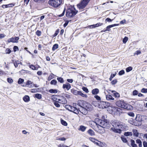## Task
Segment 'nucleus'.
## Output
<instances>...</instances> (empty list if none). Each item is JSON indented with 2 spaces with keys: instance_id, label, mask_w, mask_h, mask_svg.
<instances>
[{
  "instance_id": "20e7f679",
  "label": "nucleus",
  "mask_w": 147,
  "mask_h": 147,
  "mask_svg": "<svg viewBox=\"0 0 147 147\" xmlns=\"http://www.w3.org/2000/svg\"><path fill=\"white\" fill-rule=\"evenodd\" d=\"M95 121L98 122L99 124L98 125L102 126L103 128H109L110 127V124L107 120H103L100 119H95Z\"/></svg>"
},
{
  "instance_id": "f8f14e48",
  "label": "nucleus",
  "mask_w": 147,
  "mask_h": 147,
  "mask_svg": "<svg viewBox=\"0 0 147 147\" xmlns=\"http://www.w3.org/2000/svg\"><path fill=\"white\" fill-rule=\"evenodd\" d=\"M19 39V38L18 37H12L9 38L7 40V42L8 43L12 42L13 43H17L18 40Z\"/></svg>"
},
{
  "instance_id": "6ab92c4d",
  "label": "nucleus",
  "mask_w": 147,
  "mask_h": 147,
  "mask_svg": "<svg viewBox=\"0 0 147 147\" xmlns=\"http://www.w3.org/2000/svg\"><path fill=\"white\" fill-rule=\"evenodd\" d=\"M89 124L90 126L93 129H94L95 125L98 126V125L97 123L93 121H90L89 122Z\"/></svg>"
},
{
  "instance_id": "e2e57ef3",
  "label": "nucleus",
  "mask_w": 147,
  "mask_h": 147,
  "mask_svg": "<svg viewBox=\"0 0 147 147\" xmlns=\"http://www.w3.org/2000/svg\"><path fill=\"white\" fill-rule=\"evenodd\" d=\"M11 50L9 49H7L5 50V53L6 54H10L11 53Z\"/></svg>"
},
{
  "instance_id": "a878e982",
  "label": "nucleus",
  "mask_w": 147,
  "mask_h": 147,
  "mask_svg": "<svg viewBox=\"0 0 147 147\" xmlns=\"http://www.w3.org/2000/svg\"><path fill=\"white\" fill-rule=\"evenodd\" d=\"M106 98L107 100H113L114 98L110 94H108L106 96Z\"/></svg>"
},
{
  "instance_id": "5fc2aeb1",
  "label": "nucleus",
  "mask_w": 147,
  "mask_h": 147,
  "mask_svg": "<svg viewBox=\"0 0 147 147\" xmlns=\"http://www.w3.org/2000/svg\"><path fill=\"white\" fill-rule=\"evenodd\" d=\"M138 94V92L137 90H135L133 92V95L134 96L137 95Z\"/></svg>"
},
{
  "instance_id": "72a5a7b5",
  "label": "nucleus",
  "mask_w": 147,
  "mask_h": 147,
  "mask_svg": "<svg viewBox=\"0 0 147 147\" xmlns=\"http://www.w3.org/2000/svg\"><path fill=\"white\" fill-rule=\"evenodd\" d=\"M133 131L134 136L136 137H138V133L137 130L133 129Z\"/></svg>"
},
{
  "instance_id": "dca6fc26",
  "label": "nucleus",
  "mask_w": 147,
  "mask_h": 147,
  "mask_svg": "<svg viewBox=\"0 0 147 147\" xmlns=\"http://www.w3.org/2000/svg\"><path fill=\"white\" fill-rule=\"evenodd\" d=\"M60 99L59 100L58 102L59 104H65L67 102V101L65 100V98L62 96H61Z\"/></svg>"
},
{
  "instance_id": "de8ad7c7",
  "label": "nucleus",
  "mask_w": 147,
  "mask_h": 147,
  "mask_svg": "<svg viewBox=\"0 0 147 147\" xmlns=\"http://www.w3.org/2000/svg\"><path fill=\"white\" fill-rule=\"evenodd\" d=\"M112 28L111 25H109L107 26L106 28V30L110 32L111 30V28Z\"/></svg>"
},
{
  "instance_id": "69168bd1",
  "label": "nucleus",
  "mask_w": 147,
  "mask_h": 147,
  "mask_svg": "<svg viewBox=\"0 0 147 147\" xmlns=\"http://www.w3.org/2000/svg\"><path fill=\"white\" fill-rule=\"evenodd\" d=\"M128 114L129 115L131 116L132 117H133L134 116V113L132 112H129L128 113Z\"/></svg>"
},
{
  "instance_id": "4d7b16f0",
  "label": "nucleus",
  "mask_w": 147,
  "mask_h": 147,
  "mask_svg": "<svg viewBox=\"0 0 147 147\" xmlns=\"http://www.w3.org/2000/svg\"><path fill=\"white\" fill-rule=\"evenodd\" d=\"M116 74V73L115 74H111V75L110 77L109 78V80L110 81H111L112 80V78L115 76Z\"/></svg>"
},
{
  "instance_id": "4c0bfd02",
  "label": "nucleus",
  "mask_w": 147,
  "mask_h": 147,
  "mask_svg": "<svg viewBox=\"0 0 147 147\" xmlns=\"http://www.w3.org/2000/svg\"><path fill=\"white\" fill-rule=\"evenodd\" d=\"M49 92L51 93H57V90L56 89H50Z\"/></svg>"
},
{
  "instance_id": "680f3d73",
  "label": "nucleus",
  "mask_w": 147,
  "mask_h": 147,
  "mask_svg": "<svg viewBox=\"0 0 147 147\" xmlns=\"http://www.w3.org/2000/svg\"><path fill=\"white\" fill-rule=\"evenodd\" d=\"M134 120H133V119H130L128 121V122L129 123L131 124L132 125H134Z\"/></svg>"
},
{
  "instance_id": "49530a36",
  "label": "nucleus",
  "mask_w": 147,
  "mask_h": 147,
  "mask_svg": "<svg viewBox=\"0 0 147 147\" xmlns=\"http://www.w3.org/2000/svg\"><path fill=\"white\" fill-rule=\"evenodd\" d=\"M82 89L84 91H85L86 93H88L89 92V91L88 89L86 87H82Z\"/></svg>"
},
{
  "instance_id": "f3484780",
  "label": "nucleus",
  "mask_w": 147,
  "mask_h": 147,
  "mask_svg": "<svg viewBox=\"0 0 147 147\" xmlns=\"http://www.w3.org/2000/svg\"><path fill=\"white\" fill-rule=\"evenodd\" d=\"M121 128H115V127H111V130L115 133L120 134L121 131Z\"/></svg>"
},
{
  "instance_id": "c756f323",
  "label": "nucleus",
  "mask_w": 147,
  "mask_h": 147,
  "mask_svg": "<svg viewBox=\"0 0 147 147\" xmlns=\"http://www.w3.org/2000/svg\"><path fill=\"white\" fill-rule=\"evenodd\" d=\"M136 143L139 144V147H142V142L141 140L139 139H137L136 140Z\"/></svg>"
},
{
  "instance_id": "f704fd0d",
  "label": "nucleus",
  "mask_w": 147,
  "mask_h": 147,
  "mask_svg": "<svg viewBox=\"0 0 147 147\" xmlns=\"http://www.w3.org/2000/svg\"><path fill=\"white\" fill-rule=\"evenodd\" d=\"M35 97L37 98L40 99L42 98V95L39 94L37 93L35 94Z\"/></svg>"
},
{
  "instance_id": "9d476101",
  "label": "nucleus",
  "mask_w": 147,
  "mask_h": 147,
  "mask_svg": "<svg viewBox=\"0 0 147 147\" xmlns=\"http://www.w3.org/2000/svg\"><path fill=\"white\" fill-rule=\"evenodd\" d=\"M141 121V118L137 116L136 119L134 120V125L136 126L140 125L142 124Z\"/></svg>"
},
{
  "instance_id": "412c9836",
  "label": "nucleus",
  "mask_w": 147,
  "mask_h": 147,
  "mask_svg": "<svg viewBox=\"0 0 147 147\" xmlns=\"http://www.w3.org/2000/svg\"><path fill=\"white\" fill-rule=\"evenodd\" d=\"M33 82L30 80H28L26 82V85L28 86V87L29 88H32L33 87Z\"/></svg>"
},
{
  "instance_id": "a211bd4d",
  "label": "nucleus",
  "mask_w": 147,
  "mask_h": 147,
  "mask_svg": "<svg viewBox=\"0 0 147 147\" xmlns=\"http://www.w3.org/2000/svg\"><path fill=\"white\" fill-rule=\"evenodd\" d=\"M63 89L66 88L68 90L71 88V86L70 84L69 83H67L66 84H64L63 86Z\"/></svg>"
},
{
  "instance_id": "37998d69",
  "label": "nucleus",
  "mask_w": 147,
  "mask_h": 147,
  "mask_svg": "<svg viewBox=\"0 0 147 147\" xmlns=\"http://www.w3.org/2000/svg\"><path fill=\"white\" fill-rule=\"evenodd\" d=\"M57 83V81L55 80H52L50 82V84L51 85H56Z\"/></svg>"
},
{
  "instance_id": "ddd939ff",
  "label": "nucleus",
  "mask_w": 147,
  "mask_h": 147,
  "mask_svg": "<svg viewBox=\"0 0 147 147\" xmlns=\"http://www.w3.org/2000/svg\"><path fill=\"white\" fill-rule=\"evenodd\" d=\"M93 109V107L92 105L86 102L84 109L87 111H91Z\"/></svg>"
},
{
  "instance_id": "5701e85b",
  "label": "nucleus",
  "mask_w": 147,
  "mask_h": 147,
  "mask_svg": "<svg viewBox=\"0 0 147 147\" xmlns=\"http://www.w3.org/2000/svg\"><path fill=\"white\" fill-rule=\"evenodd\" d=\"M99 92V90L98 88H94L93 89L92 91V93L94 95H96Z\"/></svg>"
},
{
  "instance_id": "e433bc0d",
  "label": "nucleus",
  "mask_w": 147,
  "mask_h": 147,
  "mask_svg": "<svg viewBox=\"0 0 147 147\" xmlns=\"http://www.w3.org/2000/svg\"><path fill=\"white\" fill-rule=\"evenodd\" d=\"M78 95H79L84 97H87V96L86 94H84L81 91H79V93Z\"/></svg>"
},
{
  "instance_id": "9b49d317",
  "label": "nucleus",
  "mask_w": 147,
  "mask_h": 147,
  "mask_svg": "<svg viewBox=\"0 0 147 147\" xmlns=\"http://www.w3.org/2000/svg\"><path fill=\"white\" fill-rule=\"evenodd\" d=\"M86 102L85 101L80 100L78 101L77 104H76L77 105L78 107H80L84 109Z\"/></svg>"
},
{
  "instance_id": "aec40b11",
  "label": "nucleus",
  "mask_w": 147,
  "mask_h": 147,
  "mask_svg": "<svg viewBox=\"0 0 147 147\" xmlns=\"http://www.w3.org/2000/svg\"><path fill=\"white\" fill-rule=\"evenodd\" d=\"M96 144L101 147H106V145L104 143L98 140L97 141Z\"/></svg>"
},
{
  "instance_id": "c9c22d12",
  "label": "nucleus",
  "mask_w": 147,
  "mask_h": 147,
  "mask_svg": "<svg viewBox=\"0 0 147 147\" xmlns=\"http://www.w3.org/2000/svg\"><path fill=\"white\" fill-rule=\"evenodd\" d=\"M132 135V132H127L124 133V135L126 136H131Z\"/></svg>"
},
{
  "instance_id": "f257e3e1",
  "label": "nucleus",
  "mask_w": 147,
  "mask_h": 147,
  "mask_svg": "<svg viewBox=\"0 0 147 147\" xmlns=\"http://www.w3.org/2000/svg\"><path fill=\"white\" fill-rule=\"evenodd\" d=\"M116 104L119 107L127 110H131L133 109L131 105L125 102L123 100L117 101L116 102Z\"/></svg>"
},
{
  "instance_id": "2f4dec72",
  "label": "nucleus",
  "mask_w": 147,
  "mask_h": 147,
  "mask_svg": "<svg viewBox=\"0 0 147 147\" xmlns=\"http://www.w3.org/2000/svg\"><path fill=\"white\" fill-rule=\"evenodd\" d=\"M131 145L132 147H137V145L135 144V142L134 140H131Z\"/></svg>"
},
{
  "instance_id": "3c124183",
  "label": "nucleus",
  "mask_w": 147,
  "mask_h": 147,
  "mask_svg": "<svg viewBox=\"0 0 147 147\" xmlns=\"http://www.w3.org/2000/svg\"><path fill=\"white\" fill-rule=\"evenodd\" d=\"M36 34L38 36H40L41 35V32L39 30H37L36 32Z\"/></svg>"
},
{
  "instance_id": "0e129e2a",
  "label": "nucleus",
  "mask_w": 147,
  "mask_h": 147,
  "mask_svg": "<svg viewBox=\"0 0 147 147\" xmlns=\"http://www.w3.org/2000/svg\"><path fill=\"white\" fill-rule=\"evenodd\" d=\"M117 82V80L116 79L114 80L111 82V84L112 85H114Z\"/></svg>"
},
{
  "instance_id": "052dcab7",
  "label": "nucleus",
  "mask_w": 147,
  "mask_h": 147,
  "mask_svg": "<svg viewBox=\"0 0 147 147\" xmlns=\"http://www.w3.org/2000/svg\"><path fill=\"white\" fill-rule=\"evenodd\" d=\"M59 33V30L58 29H57L55 33L53 35V36L55 37Z\"/></svg>"
},
{
  "instance_id": "338daca9",
  "label": "nucleus",
  "mask_w": 147,
  "mask_h": 147,
  "mask_svg": "<svg viewBox=\"0 0 147 147\" xmlns=\"http://www.w3.org/2000/svg\"><path fill=\"white\" fill-rule=\"evenodd\" d=\"M94 97L97 100H99L101 99L100 97L98 95H95L94 96Z\"/></svg>"
},
{
  "instance_id": "a19ab883",
  "label": "nucleus",
  "mask_w": 147,
  "mask_h": 147,
  "mask_svg": "<svg viewBox=\"0 0 147 147\" xmlns=\"http://www.w3.org/2000/svg\"><path fill=\"white\" fill-rule=\"evenodd\" d=\"M29 67L32 69L33 70H37L38 68L37 67H35L34 65H31L29 66Z\"/></svg>"
},
{
  "instance_id": "6e6d98bb",
  "label": "nucleus",
  "mask_w": 147,
  "mask_h": 147,
  "mask_svg": "<svg viewBox=\"0 0 147 147\" xmlns=\"http://www.w3.org/2000/svg\"><path fill=\"white\" fill-rule=\"evenodd\" d=\"M20 63L19 61H16L13 63L14 65L16 67H18V65Z\"/></svg>"
},
{
  "instance_id": "393cba45",
  "label": "nucleus",
  "mask_w": 147,
  "mask_h": 147,
  "mask_svg": "<svg viewBox=\"0 0 147 147\" xmlns=\"http://www.w3.org/2000/svg\"><path fill=\"white\" fill-rule=\"evenodd\" d=\"M102 24H103L102 23H97L95 24L91 25L90 26V27L92 28H95L96 27H97L99 26H101Z\"/></svg>"
},
{
  "instance_id": "c85d7f7f",
  "label": "nucleus",
  "mask_w": 147,
  "mask_h": 147,
  "mask_svg": "<svg viewBox=\"0 0 147 147\" xmlns=\"http://www.w3.org/2000/svg\"><path fill=\"white\" fill-rule=\"evenodd\" d=\"M57 79L58 82L60 83H63L64 82L63 79L61 77H57Z\"/></svg>"
},
{
  "instance_id": "09e8293b",
  "label": "nucleus",
  "mask_w": 147,
  "mask_h": 147,
  "mask_svg": "<svg viewBox=\"0 0 147 147\" xmlns=\"http://www.w3.org/2000/svg\"><path fill=\"white\" fill-rule=\"evenodd\" d=\"M7 81L8 83L10 84L12 83L13 82L12 79L11 78H7Z\"/></svg>"
},
{
  "instance_id": "58836bf2",
  "label": "nucleus",
  "mask_w": 147,
  "mask_h": 147,
  "mask_svg": "<svg viewBox=\"0 0 147 147\" xmlns=\"http://www.w3.org/2000/svg\"><path fill=\"white\" fill-rule=\"evenodd\" d=\"M90 140H91L92 142H93L95 144H96L97 142V141H98V140L92 138H90Z\"/></svg>"
},
{
  "instance_id": "774afa93",
  "label": "nucleus",
  "mask_w": 147,
  "mask_h": 147,
  "mask_svg": "<svg viewBox=\"0 0 147 147\" xmlns=\"http://www.w3.org/2000/svg\"><path fill=\"white\" fill-rule=\"evenodd\" d=\"M144 147H147V142L144 141L143 142Z\"/></svg>"
},
{
  "instance_id": "603ef678",
  "label": "nucleus",
  "mask_w": 147,
  "mask_h": 147,
  "mask_svg": "<svg viewBox=\"0 0 147 147\" xmlns=\"http://www.w3.org/2000/svg\"><path fill=\"white\" fill-rule=\"evenodd\" d=\"M65 107H68V110L70 111H71L72 107V106H71L70 105H65Z\"/></svg>"
},
{
  "instance_id": "6e6552de",
  "label": "nucleus",
  "mask_w": 147,
  "mask_h": 147,
  "mask_svg": "<svg viewBox=\"0 0 147 147\" xmlns=\"http://www.w3.org/2000/svg\"><path fill=\"white\" fill-rule=\"evenodd\" d=\"M98 107L100 108H106L109 107L110 105V103L107 102L100 101L98 103Z\"/></svg>"
},
{
  "instance_id": "423d86ee",
  "label": "nucleus",
  "mask_w": 147,
  "mask_h": 147,
  "mask_svg": "<svg viewBox=\"0 0 147 147\" xmlns=\"http://www.w3.org/2000/svg\"><path fill=\"white\" fill-rule=\"evenodd\" d=\"M77 12V11H74L69 8L67 9L66 12V15L67 17L70 18L76 15Z\"/></svg>"
},
{
  "instance_id": "bb28decb",
  "label": "nucleus",
  "mask_w": 147,
  "mask_h": 147,
  "mask_svg": "<svg viewBox=\"0 0 147 147\" xmlns=\"http://www.w3.org/2000/svg\"><path fill=\"white\" fill-rule=\"evenodd\" d=\"M86 129V127L83 125H80L79 128L78 129L79 131H81L82 132H84Z\"/></svg>"
},
{
  "instance_id": "13d9d810",
  "label": "nucleus",
  "mask_w": 147,
  "mask_h": 147,
  "mask_svg": "<svg viewBox=\"0 0 147 147\" xmlns=\"http://www.w3.org/2000/svg\"><path fill=\"white\" fill-rule=\"evenodd\" d=\"M141 53V51L139 50H138L136 51L135 53H134V55H138L140 54Z\"/></svg>"
},
{
  "instance_id": "7ed1b4c3",
  "label": "nucleus",
  "mask_w": 147,
  "mask_h": 147,
  "mask_svg": "<svg viewBox=\"0 0 147 147\" xmlns=\"http://www.w3.org/2000/svg\"><path fill=\"white\" fill-rule=\"evenodd\" d=\"M95 121L98 122L99 124L98 125L102 126L103 128H109L110 127V124L107 120H103L100 119H95Z\"/></svg>"
},
{
  "instance_id": "79ce46f5",
  "label": "nucleus",
  "mask_w": 147,
  "mask_h": 147,
  "mask_svg": "<svg viewBox=\"0 0 147 147\" xmlns=\"http://www.w3.org/2000/svg\"><path fill=\"white\" fill-rule=\"evenodd\" d=\"M24 80L21 78H19L18 81V83L19 84H21L22 83L24 82Z\"/></svg>"
},
{
  "instance_id": "b1692460",
  "label": "nucleus",
  "mask_w": 147,
  "mask_h": 147,
  "mask_svg": "<svg viewBox=\"0 0 147 147\" xmlns=\"http://www.w3.org/2000/svg\"><path fill=\"white\" fill-rule=\"evenodd\" d=\"M109 91H111L112 93H113V95L115 97L118 98L120 97V94L115 91L111 90H109Z\"/></svg>"
},
{
  "instance_id": "f03ea898",
  "label": "nucleus",
  "mask_w": 147,
  "mask_h": 147,
  "mask_svg": "<svg viewBox=\"0 0 147 147\" xmlns=\"http://www.w3.org/2000/svg\"><path fill=\"white\" fill-rule=\"evenodd\" d=\"M111 123L113 126V127L121 128L122 130H124L125 129V124L118 121L114 120L112 121Z\"/></svg>"
},
{
  "instance_id": "4468645a",
  "label": "nucleus",
  "mask_w": 147,
  "mask_h": 147,
  "mask_svg": "<svg viewBox=\"0 0 147 147\" xmlns=\"http://www.w3.org/2000/svg\"><path fill=\"white\" fill-rule=\"evenodd\" d=\"M97 127L98 130L97 131L98 133L102 134L105 132V130L104 128L102 126L99 125H98Z\"/></svg>"
},
{
  "instance_id": "864d4df0",
  "label": "nucleus",
  "mask_w": 147,
  "mask_h": 147,
  "mask_svg": "<svg viewBox=\"0 0 147 147\" xmlns=\"http://www.w3.org/2000/svg\"><path fill=\"white\" fill-rule=\"evenodd\" d=\"M58 102H54V105L57 107H60V105Z\"/></svg>"
},
{
  "instance_id": "bf43d9fd",
  "label": "nucleus",
  "mask_w": 147,
  "mask_h": 147,
  "mask_svg": "<svg viewBox=\"0 0 147 147\" xmlns=\"http://www.w3.org/2000/svg\"><path fill=\"white\" fill-rule=\"evenodd\" d=\"M141 92L143 93H147V88H143L141 90Z\"/></svg>"
},
{
  "instance_id": "39448f33",
  "label": "nucleus",
  "mask_w": 147,
  "mask_h": 147,
  "mask_svg": "<svg viewBox=\"0 0 147 147\" xmlns=\"http://www.w3.org/2000/svg\"><path fill=\"white\" fill-rule=\"evenodd\" d=\"M63 2L62 0H50L49 1V4L54 7H57Z\"/></svg>"
},
{
  "instance_id": "cd10ccee",
  "label": "nucleus",
  "mask_w": 147,
  "mask_h": 147,
  "mask_svg": "<svg viewBox=\"0 0 147 147\" xmlns=\"http://www.w3.org/2000/svg\"><path fill=\"white\" fill-rule=\"evenodd\" d=\"M88 133L90 135L93 136L95 135V133L92 129H90L87 131Z\"/></svg>"
},
{
  "instance_id": "473e14b6",
  "label": "nucleus",
  "mask_w": 147,
  "mask_h": 147,
  "mask_svg": "<svg viewBox=\"0 0 147 147\" xmlns=\"http://www.w3.org/2000/svg\"><path fill=\"white\" fill-rule=\"evenodd\" d=\"M59 47L58 45L57 44H54L52 47V50L53 51H55L56 49H58Z\"/></svg>"
},
{
  "instance_id": "c03bdc74",
  "label": "nucleus",
  "mask_w": 147,
  "mask_h": 147,
  "mask_svg": "<svg viewBox=\"0 0 147 147\" xmlns=\"http://www.w3.org/2000/svg\"><path fill=\"white\" fill-rule=\"evenodd\" d=\"M132 69V68L131 67L129 66L126 69V72H128L130 71H131Z\"/></svg>"
},
{
  "instance_id": "ea45409f",
  "label": "nucleus",
  "mask_w": 147,
  "mask_h": 147,
  "mask_svg": "<svg viewBox=\"0 0 147 147\" xmlns=\"http://www.w3.org/2000/svg\"><path fill=\"white\" fill-rule=\"evenodd\" d=\"M61 123L63 125L66 126H67V123L64 120L61 119Z\"/></svg>"
},
{
  "instance_id": "4be33fe9",
  "label": "nucleus",
  "mask_w": 147,
  "mask_h": 147,
  "mask_svg": "<svg viewBox=\"0 0 147 147\" xmlns=\"http://www.w3.org/2000/svg\"><path fill=\"white\" fill-rule=\"evenodd\" d=\"M24 101L25 102H28L30 100V98L29 96L28 95L25 96L23 98Z\"/></svg>"
},
{
  "instance_id": "0eeeda50",
  "label": "nucleus",
  "mask_w": 147,
  "mask_h": 147,
  "mask_svg": "<svg viewBox=\"0 0 147 147\" xmlns=\"http://www.w3.org/2000/svg\"><path fill=\"white\" fill-rule=\"evenodd\" d=\"M90 0H82L77 5V7L80 9L84 8L87 5Z\"/></svg>"
},
{
  "instance_id": "2eb2a0df",
  "label": "nucleus",
  "mask_w": 147,
  "mask_h": 147,
  "mask_svg": "<svg viewBox=\"0 0 147 147\" xmlns=\"http://www.w3.org/2000/svg\"><path fill=\"white\" fill-rule=\"evenodd\" d=\"M61 96L53 95L52 96V98L54 102H58Z\"/></svg>"
},
{
  "instance_id": "8fccbe9b",
  "label": "nucleus",
  "mask_w": 147,
  "mask_h": 147,
  "mask_svg": "<svg viewBox=\"0 0 147 147\" xmlns=\"http://www.w3.org/2000/svg\"><path fill=\"white\" fill-rule=\"evenodd\" d=\"M125 73V71L123 70H122L120 71L119 72V75L120 76L122 75Z\"/></svg>"
},
{
  "instance_id": "a18cd8bd",
  "label": "nucleus",
  "mask_w": 147,
  "mask_h": 147,
  "mask_svg": "<svg viewBox=\"0 0 147 147\" xmlns=\"http://www.w3.org/2000/svg\"><path fill=\"white\" fill-rule=\"evenodd\" d=\"M128 40V38L127 37H125L123 40V42L124 43H126Z\"/></svg>"
},
{
  "instance_id": "1a4fd4ad",
  "label": "nucleus",
  "mask_w": 147,
  "mask_h": 147,
  "mask_svg": "<svg viewBox=\"0 0 147 147\" xmlns=\"http://www.w3.org/2000/svg\"><path fill=\"white\" fill-rule=\"evenodd\" d=\"M79 111L80 112V108L77 107V105L76 103H73L71 112H73L76 114H78L79 113Z\"/></svg>"
},
{
  "instance_id": "7c9ffc66",
  "label": "nucleus",
  "mask_w": 147,
  "mask_h": 147,
  "mask_svg": "<svg viewBox=\"0 0 147 147\" xmlns=\"http://www.w3.org/2000/svg\"><path fill=\"white\" fill-rule=\"evenodd\" d=\"M71 92L74 95H77L78 94L79 91L76 90H75L74 89H72L71 90Z\"/></svg>"
}]
</instances>
